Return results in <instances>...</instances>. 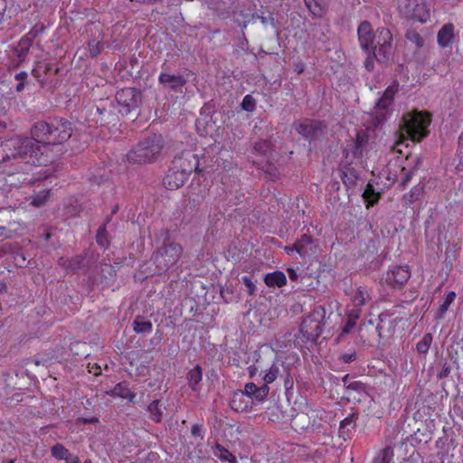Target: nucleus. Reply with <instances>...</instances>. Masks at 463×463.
Returning a JSON list of instances; mask_svg holds the SVG:
<instances>
[{
  "label": "nucleus",
  "mask_w": 463,
  "mask_h": 463,
  "mask_svg": "<svg viewBox=\"0 0 463 463\" xmlns=\"http://www.w3.org/2000/svg\"><path fill=\"white\" fill-rule=\"evenodd\" d=\"M264 283L268 288H283L287 283V278L283 271L276 270L264 276Z\"/></svg>",
  "instance_id": "obj_22"
},
{
  "label": "nucleus",
  "mask_w": 463,
  "mask_h": 463,
  "mask_svg": "<svg viewBox=\"0 0 463 463\" xmlns=\"http://www.w3.org/2000/svg\"><path fill=\"white\" fill-rule=\"evenodd\" d=\"M116 99L118 106V113L122 116H128L131 111L137 109L141 97L136 88H123L120 89L117 95Z\"/></svg>",
  "instance_id": "obj_8"
},
{
  "label": "nucleus",
  "mask_w": 463,
  "mask_h": 463,
  "mask_svg": "<svg viewBox=\"0 0 463 463\" xmlns=\"http://www.w3.org/2000/svg\"><path fill=\"white\" fill-rule=\"evenodd\" d=\"M322 319L323 317L319 313H312L301 322L300 332L307 339H317L322 333Z\"/></svg>",
  "instance_id": "obj_11"
},
{
  "label": "nucleus",
  "mask_w": 463,
  "mask_h": 463,
  "mask_svg": "<svg viewBox=\"0 0 463 463\" xmlns=\"http://www.w3.org/2000/svg\"><path fill=\"white\" fill-rule=\"evenodd\" d=\"M296 131L308 141L316 140L324 132L326 126L317 119L303 118L295 124Z\"/></svg>",
  "instance_id": "obj_9"
},
{
  "label": "nucleus",
  "mask_w": 463,
  "mask_h": 463,
  "mask_svg": "<svg viewBox=\"0 0 463 463\" xmlns=\"http://www.w3.org/2000/svg\"><path fill=\"white\" fill-rule=\"evenodd\" d=\"M402 129L412 142H420L428 137L430 114L422 110H412L402 117Z\"/></svg>",
  "instance_id": "obj_5"
},
{
  "label": "nucleus",
  "mask_w": 463,
  "mask_h": 463,
  "mask_svg": "<svg viewBox=\"0 0 463 463\" xmlns=\"http://www.w3.org/2000/svg\"><path fill=\"white\" fill-rule=\"evenodd\" d=\"M257 387L258 386L253 383H248L244 385V390L242 392L246 394L250 401H251L252 396L254 395L257 390Z\"/></svg>",
  "instance_id": "obj_50"
},
{
  "label": "nucleus",
  "mask_w": 463,
  "mask_h": 463,
  "mask_svg": "<svg viewBox=\"0 0 463 463\" xmlns=\"http://www.w3.org/2000/svg\"><path fill=\"white\" fill-rule=\"evenodd\" d=\"M64 461L65 463H80L79 456L71 452H69V455Z\"/></svg>",
  "instance_id": "obj_60"
},
{
  "label": "nucleus",
  "mask_w": 463,
  "mask_h": 463,
  "mask_svg": "<svg viewBox=\"0 0 463 463\" xmlns=\"http://www.w3.org/2000/svg\"><path fill=\"white\" fill-rule=\"evenodd\" d=\"M216 449L221 451V454L219 456L221 460H225L230 463H236L237 459L233 456L232 452H230L229 449H226V448L222 447V445H217Z\"/></svg>",
  "instance_id": "obj_47"
},
{
  "label": "nucleus",
  "mask_w": 463,
  "mask_h": 463,
  "mask_svg": "<svg viewBox=\"0 0 463 463\" xmlns=\"http://www.w3.org/2000/svg\"><path fill=\"white\" fill-rule=\"evenodd\" d=\"M432 343V335L428 333L423 335L420 342L416 345V350L420 354H427Z\"/></svg>",
  "instance_id": "obj_38"
},
{
  "label": "nucleus",
  "mask_w": 463,
  "mask_h": 463,
  "mask_svg": "<svg viewBox=\"0 0 463 463\" xmlns=\"http://www.w3.org/2000/svg\"><path fill=\"white\" fill-rule=\"evenodd\" d=\"M33 142L29 138L12 137L0 140V163L13 159L14 170L0 174V203L6 209L14 210L23 204L21 185L30 182L29 173L33 164L30 163V152Z\"/></svg>",
  "instance_id": "obj_1"
},
{
  "label": "nucleus",
  "mask_w": 463,
  "mask_h": 463,
  "mask_svg": "<svg viewBox=\"0 0 463 463\" xmlns=\"http://www.w3.org/2000/svg\"><path fill=\"white\" fill-rule=\"evenodd\" d=\"M70 450L62 444L57 443L51 448V454L57 460H65L69 455Z\"/></svg>",
  "instance_id": "obj_35"
},
{
  "label": "nucleus",
  "mask_w": 463,
  "mask_h": 463,
  "mask_svg": "<svg viewBox=\"0 0 463 463\" xmlns=\"http://www.w3.org/2000/svg\"><path fill=\"white\" fill-rule=\"evenodd\" d=\"M241 108L244 109V111H255L256 101L254 98L251 95L244 96L241 102Z\"/></svg>",
  "instance_id": "obj_48"
},
{
  "label": "nucleus",
  "mask_w": 463,
  "mask_h": 463,
  "mask_svg": "<svg viewBox=\"0 0 463 463\" xmlns=\"http://www.w3.org/2000/svg\"><path fill=\"white\" fill-rule=\"evenodd\" d=\"M28 74L26 71H21L19 73L14 75V80L18 82L15 86V91L21 93L25 89L27 84Z\"/></svg>",
  "instance_id": "obj_44"
},
{
  "label": "nucleus",
  "mask_w": 463,
  "mask_h": 463,
  "mask_svg": "<svg viewBox=\"0 0 463 463\" xmlns=\"http://www.w3.org/2000/svg\"><path fill=\"white\" fill-rule=\"evenodd\" d=\"M370 55L364 61V66L367 70L372 71L373 68V60L376 58L373 56V50H369Z\"/></svg>",
  "instance_id": "obj_54"
},
{
  "label": "nucleus",
  "mask_w": 463,
  "mask_h": 463,
  "mask_svg": "<svg viewBox=\"0 0 463 463\" xmlns=\"http://www.w3.org/2000/svg\"><path fill=\"white\" fill-rule=\"evenodd\" d=\"M356 357H357V354H355V352H353V353L343 354L340 356V359L345 364H350V363H353V361H354V359Z\"/></svg>",
  "instance_id": "obj_53"
},
{
  "label": "nucleus",
  "mask_w": 463,
  "mask_h": 463,
  "mask_svg": "<svg viewBox=\"0 0 463 463\" xmlns=\"http://www.w3.org/2000/svg\"><path fill=\"white\" fill-rule=\"evenodd\" d=\"M393 461V449L391 446H387L380 449L373 459V463H392Z\"/></svg>",
  "instance_id": "obj_32"
},
{
  "label": "nucleus",
  "mask_w": 463,
  "mask_h": 463,
  "mask_svg": "<svg viewBox=\"0 0 463 463\" xmlns=\"http://www.w3.org/2000/svg\"><path fill=\"white\" fill-rule=\"evenodd\" d=\"M58 71L59 69H54L53 65L50 62L36 61L32 69V76L43 85V83H46L47 77L52 74H57Z\"/></svg>",
  "instance_id": "obj_15"
},
{
  "label": "nucleus",
  "mask_w": 463,
  "mask_h": 463,
  "mask_svg": "<svg viewBox=\"0 0 463 463\" xmlns=\"http://www.w3.org/2000/svg\"><path fill=\"white\" fill-rule=\"evenodd\" d=\"M455 298L456 293L454 291H449L447 294L443 303L441 304L438 311V316L439 317H442L448 312V310L449 309V306L454 301Z\"/></svg>",
  "instance_id": "obj_40"
},
{
  "label": "nucleus",
  "mask_w": 463,
  "mask_h": 463,
  "mask_svg": "<svg viewBox=\"0 0 463 463\" xmlns=\"http://www.w3.org/2000/svg\"><path fill=\"white\" fill-rule=\"evenodd\" d=\"M415 4L411 10V16L413 20L420 23L430 21V13L428 5L424 0H414Z\"/></svg>",
  "instance_id": "obj_21"
},
{
  "label": "nucleus",
  "mask_w": 463,
  "mask_h": 463,
  "mask_svg": "<svg viewBox=\"0 0 463 463\" xmlns=\"http://www.w3.org/2000/svg\"><path fill=\"white\" fill-rule=\"evenodd\" d=\"M361 309L359 307H354L351 310L347 311V317H350L354 320V323H357V319L360 316Z\"/></svg>",
  "instance_id": "obj_55"
},
{
  "label": "nucleus",
  "mask_w": 463,
  "mask_h": 463,
  "mask_svg": "<svg viewBox=\"0 0 463 463\" xmlns=\"http://www.w3.org/2000/svg\"><path fill=\"white\" fill-rule=\"evenodd\" d=\"M134 331L137 334H149L153 331V324L141 316H137L133 323Z\"/></svg>",
  "instance_id": "obj_27"
},
{
  "label": "nucleus",
  "mask_w": 463,
  "mask_h": 463,
  "mask_svg": "<svg viewBox=\"0 0 463 463\" xmlns=\"http://www.w3.org/2000/svg\"><path fill=\"white\" fill-rule=\"evenodd\" d=\"M401 321V318L394 314L383 312L378 317L376 331L380 337L387 336L394 332L395 327Z\"/></svg>",
  "instance_id": "obj_13"
},
{
  "label": "nucleus",
  "mask_w": 463,
  "mask_h": 463,
  "mask_svg": "<svg viewBox=\"0 0 463 463\" xmlns=\"http://www.w3.org/2000/svg\"><path fill=\"white\" fill-rule=\"evenodd\" d=\"M295 248L301 258L316 257L319 249L316 240L309 234H302L295 241Z\"/></svg>",
  "instance_id": "obj_12"
},
{
  "label": "nucleus",
  "mask_w": 463,
  "mask_h": 463,
  "mask_svg": "<svg viewBox=\"0 0 463 463\" xmlns=\"http://www.w3.org/2000/svg\"><path fill=\"white\" fill-rule=\"evenodd\" d=\"M411 278V269L408 264H394L382 278V282L392 289H402Z\"/></svg>",
  "instance_id": "obj_7"
},
{
  "label": "nucleus",
  "mask_w": 463,
  "mask_h": 463,
  "mask_svg": "<svg viewBox=\"0 0 463 463\" xmlns=\"http://www.w3.org/2000/svg\"><path fill=\"white\" fill-rule=\"evenodd\" d=\"M160 401L156 400L147 406V411L149 412V419L155 423H160L163 420L164 410Z\"/></svg>",
  "instance_id": "obj_24"
},
{
  "label": "nucleus",
  "mask_w": 463,
  "mask_h": 463,
  "mask_svg": "<svg viewBox=\"0 0 463 463\" xmlns=\"http://www.w3.org/2000/svg\"><path fill=\"white\" fill-rule=\"evenodd\" d=\"M77 422L81 424H96L99 423V418L97 416H90L89 418L82 416L77 420Z\"/></svg>",
  "instance_id": "obj_52"
},
{
  "label": "nucleus",
  "mask_w": 463,
  "mask_h": 463,
  "mask_svg": "<svg viewBox=\"0 0 463 463\" xmlns=\"http://www.w3.org/2000/svg\"><path fill=\"white\" fill-rule=\"evenodd\" d=\"M369 298L370 295L368 291L362 287L356 288L351 298L354 307L359 308L364 307Z\"/></svg>",
  "instance_id": "obj_28"
},
{
  "label": "nucleus",
  "mask_w": 463,
  "mask_h": 463,
  "mask_svg": "<svg viewBox=\"0 0 463 463\" xmlns=\"http://www.w3.org/2000/svg\"><path fill=\"white\" fill-rule=\"evenodd\" d=\"M455 26L449 23L444 24L437 33V43L442 48H448L452 45L455 41Z\"/></svg>",
  "instance_id": "obj_18"
},
{
  "label": "nucleus",
  "mask_w": 463,
  "mask_h": 463,
  "mask_svg": "<svg viewBox=\"0 0 463 463\" xmlns=\"http://www.w3.org/2000/svg\"><path fill=\"white\" fill-rule=\"evenodd\" d=\"M184 252L180 243L175 241L164 242L154 255V262L159 270H168L177 263Z\"/></svg>",
  "instance_id": "obj_6"
},
{
  "label": "nucleus",
  "mask_w": 463,
  "mask_h": 463,
  "mask_svg": "<svg viewBox=\"0 0 463 463\" xmlns=\"http://www.w3.org/2000/svg\"><path fill=\"white\" fill-rule=\"evenodd\" d=\"M357 36L364 50H374V56L379 62H388L392 53L393 36L388 28H377L373 33L372 24L362 22L357 28Z\"/></svg>",
  "instance_id": "obj_3"
},
{
  "label": "nucleus",
  "mask_w": 463,
  "mask_h": 463,
  "mask_svg": "<svg viewBox=\"0 0 463 463\" xmlns=\"http://www.w3.org/2000/svg\"><path fill=\"white\" fill-rule=\"evenodd\" d=\"M306 7L316 17H321L324 13V8L317 0H304Z\"/></svg>",
  "instance_id": "obj_36"
},
{
  "label": "nucleus",
  "mask_w": 463,
  "mask_h": 463,
  "mask_svg": "<svg viewBox=\"0 0 463 463\" xmlns=\"http://www.w3.org/2000/svg\"><path fill=\"white\" fill-rule=\"evenodd\" d=\"M357 416L355 413H352L346 416L339 425L338 436L343 440L346 441L352 439L354 431L357 427Z\"/></svg>",
  "instance_id": "obj_16"
},
{
  "label": "nucleus",
  "mask_w": 463,
  "mask_h": 463,
  "mask_svg": "<svg viewBox=\"0 0 463 463\" xmlns=\"http://www.w3.org/2000/svg\"><path fill=\"white\" fill-rule=\"evenodd\" d=\"M399 84L393 81L383 91L382 97L376 101L374 105L375 109H386L393 104V99L398 91Z\"/></svg>",
  "instance_id": "obj_19"
},
{
  "label": "nucleus",
  "mask_w": 463,
  "mask_h": 463,
  "mask_svg": "<svg viewBox=\"0 0 463 463\" xmlns=\"http://www.w3.org/2000/svg\"><path fill=\"white\" fill-rule=\"evenodd\" d=\"M406 39L418 48H420L424 45V39L415 29H410L407 31Z\"/></svg>",
  "instance_id": "obj_37"
},
{
  "label": "nucleus",
  "mask_w": 463,
  "mask_h": 463,
  "mask_svg": "<svg viewBox=\"0 0 463 463\" xmlns=\"http://www.w3.org/2000/svg\"><path fill=\"white\" fill-rule=\"evenodd\" d=\"M279 367L276 364H273L264 374L263 380L265 383L268 385L273 383L279 377Z\"/></svg>",
  "instance_id": "obj_39"
},
{
  "label": "nucleus",
  "mask_w": 463,
  "mask_h": 463,
  "mask_svg": "<svg viewBox=\"0 0 463 463\" xmlns=\"http://www.w3.org/2000/svg\"><path fill=\"white\" fill-rule=\"evenodd\" d=\"M49 196L50 191L43 190L33 196L31 203L33 204L35 207H42L43 203H46V201L49 199Z\"/></svg>",
  "instance_id": "obj_41"
},
{
  "label": "nucleus",
  "mask_w": 463,
  "mask_h": 463,
  "mask_svg": "<svg viewBox=\"0 0 463 463\" xmlns=\"http://www.w3.org/2000/svg\"><path fill=\"white\" fill-rule=\"evenodd\" d=\"M83 257L80 255L71 258L61 257L58 260L59 265L65 269L67 273L76 272L82 267Z\"/></svg>",
  "instance_id": "obj_23"
},
{
  "label": "nucleus",
  "mask_w": 463,
  "mask_h": 463,
  "mask_svg": "<svg viewBox=\"0 0 463 463\" xmlns=\"http://www.w3.org/2000/svg\"><path fill=\"white\" fill-rule=\"evenodd\" d=\"M187 179L188 177L179 169H175V165L172 163L168 172L163 178V184L165 189L175 191L182 186Z\"/></svg>",
  "instance_id": "obj_14"
},
{
  "label": "nucleus",
  "mask_w": 463,
  "mask_h": 463,
  "mask_svg": "<svg viewBox=\"0 0 463 463\" xmlns=\"http://www.w3.org/2000/svg\"><path fill=\"white\" fill-rule=\"evenodd\" d=\"M88 51L90 58H97L105 49V43L101 39H91L87 43Z\"/></svg>",
  "instance_id": "obj_30"
},
{
  "label": "nucleus",
  "mask_w": 463,
  "mask_h": 463,
  "mask_svg": "<svg viewBox=\"0 0 463 463\" xmlns=\"http://www.w3.org/2000/svg\"><path fill=\"white\" fill-rule=\"evenodd\" d=\"M97 242L99 244L100 247L107 248L109 244V240L108 237V232L106 229V224H102L97 232L96 237Z\"/></svg>",
  "instance_id": "obj_43"
},
{
  "label": "nucleus",
  "mask_w": 463,
  "mask_h": 463,
  "mask_svg": "<svg viewBox=\"0 0 463 463\" xmlns=\"http://www.w3.org/2000/svg\"><path fill=\"white\" fill-rule=\"evenodd\" d=\"M203 369L200 365L194 366L187 374L188 384L193 391L196 390V386L202 382Z\"/></svg>",
  "instance_id": "obj_29"
},
{
  "label": "nucleus",
  "mask_w": 463,
  "mask_h": 463,
  "mask_svg": "<svg viewBox=\"0 0 463 463\" xmlns=\"http://www.w3.org/2000/svg\"><path fill=\"white\" fill-rule=\"evenodd\" d=\"M12 231L5 226L0 225V239H7L11 237Z\"/></svg>",
  "instance_id": "obj_59"
},
{
  "label": "nucleus",
  "mask_w": 463,
  "mask_h": 463,
  "mask_svg": "<svg viewBox=\"0 0 463 463\" xmlns=\"http://www.w3.org/2000/svg\"><path fill=\"white\" fill-rule=\"evenodd\" d=\"M209 192L208 184H200V177H194L190 184V193L192 195L203 198Z\"/></svg>",
  "instance_id": "obj_31"
},
{
  "label": "nucleus",
  "mask_w": 463,
  "mask_h": 463,
  "mask_svg": "<svg viewBox=\"0 0 463 463\" xmlns=\"http://www.w3.org/2000/svg\"><path fill=\"white\" fill-rule=\"evenodd\" d=\"M269 392V387L265 383L262 386H258L257 390L252 396L257 402H264Z\"/></svg>",
  "instance_id": "obj_46"
},
{
  "label": "nucleus",
  "mask_w": 463,
  "mask_h": 463,
  "mask_svg": "<svg viewBox=\"0 0 463 463\" xmlns=\"http://www.w3.org/2000/svg\"><path fill=\"white\" fill-rule=\"evenodd\" d=\"M283 385L286 390H288L293 387V378L290 376L289 373H288L285 376Z\"/></svg>",
  "instance_id": "obj_61"
},
{
  "label": "nucleus",
  "mask_w": 463,
  "mask_h": 463,
  "mask_svg": "<svg viewBox=\"0 0 463 463\" xmlns=\"http://www.w3.org/2000/svg\"><path fill=\"white\" fill-rule=\"evenodd\" d=\"M369 142V135L366 131L360 130L356 133V139H354V156H360L363 155L364 146Z\"/></svg>",
  "instance_id": "obj_26"
},
{
  "label": "nucleus",
  "mask_w": 463,
  "mask_h": 463,
  "mask_svg": "<svg viewBox=\"0 0 463 463\" xmlns=\"http://www.w3.org/2000/svg\"><path fill=\"white\" fill-rule=\"evenodd\" d=\"M287 272H288V278L291 280L296 281L298 279V274L297 270H295L294 269L289 268L287 269Z\"/></svg>",
  "instance_id": "obj_62"
},
{
  "label": "nucleus",
  "mask_w": 463,
  "mask_h": 463,
  "mask_svg": "<svg viewBox=\"0 0 463 463\" xmlns=\"http://www.w3.org/2000/svg\"><path fill=\"white\" fill-rule=\"evenodd\" d=\"M355 326V322L354 319H351L350 317H347L345 325L344 326L342 329V335L349 334L354 327Z\"/></svg>",
  "instance_id": "obj_51"
},
{
  "label": "nucleus",
  "mask_w": 463,
  "mask_h": 463,
  "mask_svg": "<svg viewBox=\"0 0 463 463\" xmlns=\"http://www.w3.org/2000/svg\"><path fill=\"white\" fill-rule=\"evenodd\" d=\"M271 144L269 140H259L254 144L253 149L256 153L266 156L270 151Z\"/></svg>",
  "instance_id": "obj_45"
},
{
  "label": "nucleus",
  "mask_w": 463,
  "mask_h": 463,
  "mask_svg": "<svg viewBox=\"0 0 463 463\" xmlns=\"http://www.w3.org/2000/svg\"><path fill=\"white\" fill-rule=\"evenodd\" d=\"M462 146H459V151H458V156L459 157V163L457 165L456 168L457 170L458 171H462L463 170V156H462Z\"/></svg>",
  "instance_id": "obj_64"
},
{
  "label": "nucleus",
  "mask_w": 463,
  "mask_h": 463,
  "mask_svg": "<svg viewBox=\"0 0 463 463\" xmlns=\"http://www.w3.org/2000/svg\"><path fill=\"white\" fill-rule=\"evenodd\" d=\"M363 197L366 203V208L369 209V207H373L374 204L378 203L379 199L381 198V194L376 192L373 184L368 183L363 193Z\"/></svg>",
  "instance_id": "obj_25"
},
{
  "label": "nucleus",
  "mask_w": 463,
  "mask_h": 463,
  "mask_svg": "<svg viewBox=\"0 0 463 463\" xmlns=\"http://www.w3.org/2000/svg\"><path fill=\"white\" fill-rule=\"evenodd\" d=\"M72 123L61 118L50 121H39L32 128L33 143L30 152V163L34 165H46L56 160L54 148L66 142L72 135Z\"/></svg>",
  "instance_id": "obj_2"
},
{
  "label": "nucleus",
  "mask_w": 463,
  "mask_h": 463,
  "mask_svg": "<svg viewBox=\"0 0 463 463\" xmlns=\"http://www.w3.org/2000/svg\"><path fill=\"white\" fill-rule=\"evenodd\" d=\"M31 46V40L23 38L19 42V49L17 50V56L20 61H24L26 60V55L28 53L29 47Z\"/></svg>",
  "instance_id": "obj_42"
},
{
  "label": "nucleus",
  "mask_w": 463,
  "mask_h": 463,
  "mask_svg": "<svg viewBox=\"0 0 463 463\" xmlns=\"http://www.w3.org/2000/svg\"><path fill=\"white\" fill-rule=\"evenodd\" d=\"M172 164L175 165V169L182 171L188 178L192 172H202L199 167V157L192 152H183L180 156H175L172 160Z\"/></svg>",
  "instance_id": "obj_10"
},
{
  "label": "nucleus",
  "mask_w": 463,
  "mask_h": 463,
  "mask_svg": "<svg viewBox=\"0 0 463 463\" xmlns=\"http://www.w3.org/2000/svg\"><path fill=\"white\" fill-rule=\"evenodd\" d=\"M242 280L244 282V285L246 288L248 289L249 295H253L257 289L255 284L253 283L252 279L249 276L242 277Z\"/></svg>",
  "instance_id": "obj_49"
},
{
  "label": "nucleus",
  "mask_w": 463,
  "mask_h": 463,
  "mask_svg": "<svg viewBox=\"0 0 463 463\" xmlns=\"http://www.w3.org/2000/svg\"><path fill=\"white\" fill-rule=\"evenodd\" d=\"M252 402L243 393L242 390H237L232 392L230 398L229 406L235 411H247Z\"/></svg>",
  "instance_id": "obj_17"
},
{
  "label": "nucleus",
  "mask_w": 463,
  "mask_h": 463,
  "mask_svg": "<svg viewBox=\"0 0 463 463\" xmlns=\"http://www.w3.org/2000/svg\"><path fill=\"white\" fill-rule=\"evenodd\" d=\"M164 147V140L160 135H151L140 140L125 156L129 165H142L155 162Z\"/></svg>",
  "instance_id": "obj_4"
},
{
  "label": "nucleus",
  "mask_w": 463,
  "mask_h": 463,
  "mask_svg": "<svg viewBox=\"0 0 463 463\" xmlns=\"http://www.w3.org/2000/svg\"><path fill=\"white\" fill-rule=\"evenodd\" d=\"M113 393L129 401H133L136 396V393L128 388V383L125 382L118 383L113 390Z\"/></svg>",
  "instance_id": "obj_33"
},
{
  "label": "nucleus",
  "mask_w": 463,
  "mask_h": 463,
  "mask_svg": "<svg viewBox=\"0 0 463 463\" xmlns=\"http://www.w3.org/2000/svg\"><path fill=\"white\" fill-rule=\"evenodd\" d=\"M338 171L339 176L345 184H353L354 179L357 178V176L355 175V171L354 169L346 168V166L341 165Z\"/></svg>",
  "instance_id": "obj_34"
},
{
  "label": "nucleus",
  "mask_w": 463,
  "mask_h": 463,
  "mask_svg": "<svg viewBox=\"0 0 463 463\" xmlns=\"http://www.w3.org/2000/svg\"><path fill=\"white\" fill-rule=\"evenodd\" d=\"M203 425L202 424H194L192 425V435L194 437H202Z\"/></svg>",
  "instance_id": "obj_58"
},
{
  "label": "nucleus",
  "mask_w": 463,
  "mask_h": 463,
  "mask_svg": "<svg viewBox=\"0 0 463 463\" xmlns=\"http://www.w3.org/2000/svg\"><path fill=\"white\" fill-rule=\"evenodd\" d=\"M402 172H405V174H404L403 177L402 178V184L403 187H405L411 181L413 172L406 171L405 168H402Z\"/></svg>",
  "instance_id": "obj_56"
},
{
  "label": "nucleus",
  "mask_w": 463,
  "mask_h": 463,
  "mask_svg": "<svg viewBox=\"0 0 463 463\" xmlns=\"http://www.w3.org/2000/svg\"><path fill=\"white\" fill-rule=\"evenodd\" d=\"M260 20H261V23L264 24H269L273 27H278V25L275 22V18H274L273 14H271V13L269 14L268 17H264V16L260 17Z\"/></svg>",
  "instance_id": "obj_57"
},
{
  "label": "nucleus",
  "mask_w": 463,
  "mask_h": 463,
  "mask_svg": "<svg viewBox=\"0 0 463 463\" xmlns=\"http://www.w3.org/2000/svg\"><path fill=\"white\" fill-rule=\"evenodd\" d=\"M158 82L167 86L172 91H177L179 88L184 86L187 80L183 75H171L165 72H161L158 76Z\"/></svg>",
  "instance_id": "obj_20"
},
{
  "label": "nucleus",
  "mask_w": 463,
  "mask_h": 463,
  "mask_svg": "<svg viewBox=\"0 0 463 463\" xmlns=\"http://www.w3.org/2000/svg\"><path fill=\"white\" fill-rule=\"evenodd\" d=\"M89 372L95 375H99L101 372V369L98 364H95L93 365H89Z\"/></svg>",
  "instance_id": "obj_63"
}]
</instances>
